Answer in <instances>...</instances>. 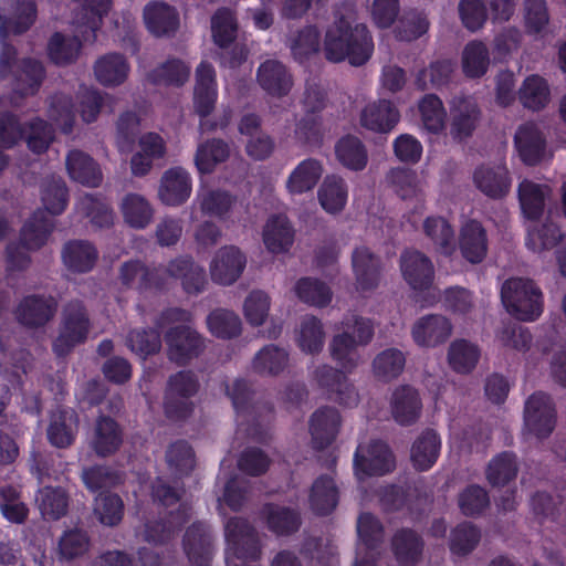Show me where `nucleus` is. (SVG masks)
<instances>
[{"label": "nucleus", "mask_w": 566, "mask_h": 566, "mask_svg": "<svg viewBox=\"0 0 566 566\" xmlns=\"http://www.w3.org/2000/svg\"><path fill=\"white\" fill-rule=\"evenodd\" d=\"M295 293L302 302L316 307H324L332 301L331 289L325 283L311 277L298 280Z\"/></svg>", "instance_id": "nucleus-64"}, {"label": "nucleus", "mask_w": 566, "mask_h": 566, "mask_svg": "<svg viewBox=\"0 0 566 566\" xmlns=\"http://www.w3.org/2000/svg\"><path fill=\"white\" fill-rule=\"evenodd\" d=\"M549 193L551 189L548 186L538 185L530 180H523L520 184L518 199L523 216L530 222L527 230L530 228L539 230L543 228L544 223L538 227L536 222L544 211L545 199Z\"/></svg>", "instance_id": "nucleus-26"}, {"label": "nucleus", "mask_w": 566, "mask_h": 566, "mask_svg": "<svg viewBox=\"0 0 566 566\" xmlns=\"http://www.w3.org/2000/svg\"><path fill=\"white\" fill-rule=\"evenodd\" d=\"M36 503L44 518L57 520L66 513L69 497L61 488L45 486L39 490Z\"/></svg>", "instance_id": "nucleus-61"}, {"label": "nucleus", "mask_w": 566, "mask_h": 566, "mask_svg": "<svg viewBox=\"0 0 566 566\" xmlns=\"http://www.w3.org/2000/svg\"><path fill=\"white\" fill-rule=\"evenodd\" d=\"M184 552L191 566H209L212 555V537L206 523L197 522L189 526L182 541Z\"/></svg>", "instance_id": "nucleus-20"}, {"label": "nucleus", "mask_w": 566, "mask_h": 566, "mask_svg": "<svg viewBox=\"0 0 566 566\" xmlns=\"http://www.w3.org/2000/svg\"><path fill=\"white\" fill-rule=\"evenodd\" d=\"M501 300L506 312L523 322L536 321L544 311V296L534 281L511 277L501 287Z\"/></svg>", "instance_id": "nucleus-7"}, {"label": "nucleus", "mask_w": 566, "mask_h": 566, "mask_svg": "<svg viewBox=\"0 0 566 566\" xmlns=\"http://www.w3.org/2000/svg\"><path fill=\"white\" fill-rule=\"evenodd\" d=\"M325 106V94L318 86L305 91L303 107L305 116L296 124L294 137L300 145L317 146L323 138L322 119L318 115Z\"/></svg>", "instance_id": "nucleus-14"}, {"label": "nucleus", "mask_w": 566, "mask_h": 566, "mask_svg": "<svg viewBox=\"0 0 566 566\" xmlns=\"http://www.w3.org/2000/svg\"><path fill=\"white\" fill-rule=\"evenodd\" d=\"M57 302L52 296L30 295L24 297L14 315L18 322L27 327L45 325L55 314Z\"/></svg>", "instance_id": "nucleus-21"}, {"label": "nucleus", "mask_w": 566, "mask_h": 566, "mask_svg": "<svg viewBox=\"0 0 566 566\" xmlns=\"http://www.w3.org/2000/svg\"><path fill=\"white\" fill-rule=\"evenodd\" d=\"M262 517L268 528L277 536H285L296 532L301 526L300 512L276 504H265Z\"/></svg>", "instance_id": "nucleus-42"}, {"label": "nucleus", "mask_w": 566, "mask_h": 566, "mask_svg": "<svg viewBox=\"0 0 566 566\" xmlns=\"http://www.w3.org/2000/svg\"><path fill=\"white\" fill-rule=\"evenodd\" d=\"M90 321L82 302H70L63 310L62 327L53 344L57 356L67 354L75 345L83 343L88 334Z\"/></svg>", "instance_id": "nucleus-15"}, {"label": "nucleus", "mask_w": 566, "mask_h": 566, "mask_svg": "<svg viewBox=\"0 0 566 566\" xmlns=\"http://www.w3.org/2000/svg\"><path fill=\"white\" fill-rule=\"evenodd\" d=\"M112 0H73L72 18L69 23L75 35L69 38L54 33L48 44V55L56 65H67L76 61L82 42L94 43L103 17L108 12Z\"/></svg>", "instance_id": "nucleus-3"}, {"label": "nucleus", "mask_w": 566, "mask_h": 566, "mask_svg": "<svg viewBox=\"0 0 566 566\" xmlns=\"http://www.w3.org/2000/svg\"><path fill=\"white\" fill-rule=\"evenodd\" d=\"M400 114L391 102L380 99L364 107L360 113V125L375 133H388L399 122Z\"/></svg>", "instance_id": "nucleus-30"}, {"label": "nucleus", "mask_w": 566, "mask_h": 566, "mask_svg": "<svg viewBox=\"0 0 566 566\" xmlns=\"http://www.w3.org/2000/svg\"><path fill=\"white\" fill-rule=\"evenodd\" d=\"M441 451V438L433 429L423 430L413 441L410 460L418 471H428L437 462Z\"/></svg>", "instance_id": "nucleus-34"}, {"label": "nucleus", "mask_w": 566, "mask_h": 566, "mask_svg": "<svg viewBox=\"0 0 566 566\" xmlns=\"http://www.w3.org/2000/svg\"><path fill=\"white\" fill-rule=\"evenodd\" d=\"M93 70L94 76L101 85L115 87L127 80L130 66L124 55L107 53L95 61Z\"/></svg>", "instance_id": "nucleus-33"}, {"label": "nucleus", "mask_w": 566, "mask_h": 566, "mask_svg": "<svg viewBox=\"0 0 566 566\" xmlns=\"http://www.w3.org/2000/svg\"><path fill=\"white\" fill-rule=\"evenodd\" d=\"M325 340V333L322 322L312 315L301 319L296 332V343L305 354H317L322 350Z\"/></svg>", "instance_id": "nucleus-53"}, {"label": "nucleus", "mask_w": 566, "mask_h": 566, "mask_svg": "<svg viewBox=\"0 0 566 566\" xmlns=\"http://www.w3.org/2000/svg\"><path fill=\"white\" fill-rule=\"evenodd\" d=\"M120 280L125 286H136L140 292L163 290L170 281L181 280L188 294H198L207 283L205 269L195 264L191 258L172 260L167 269L148 270L139 261L126 262L120 270Z\"/></svg>", "instance_id": "nucleus-5"}, {"label": "nucleus", "mask_w": 566, "mask_h": 566, "mask_svg": "<svg viewBox=\"0 0 566 566\" xmlns=\"http://www.w3.org/2000/svg\"><path fill=\"white\" fill-rule=\"evenodd\" d=\"M479 358V347L465 339H457L449 347V364L457 373H470L476 366Z\"/></svg>", "instance_id": "nucleus-58"}, {"label": "nucleus", "mask_w": 566, "mask_h": 566, "mask_svg": "<svg viewBox=\"0 0 566 566\" xmlns=\"http://www.w3.org/2000/svg\"><path fill=\"white\" fill-rule=\"evenodd\" d=\"M144 21L151 34L171 35L179 27V14L174 7L163 1H151L144 8Z\"/></svg>", "instance_id": "nucleus-28"}, {"label": "nucleus", "mask_w": 566, "mask_h": 566, "mask_svg": "<svg viewBox=\"0 0 566 566\" xmlns=\"http://www.w3.org/2000/svg\"><path fill=\"white\" fill-rule=\"evenodd\" d=\"M318 200L328 213L340 212L347 202L348 188L345 180L338 176H327L318 189Z\"/></svg>", "instance_id": "nucleus-49"}, {"label": "nucleus", "mask_w": 566, "mask_h": 566, "mask_svg": "<svg viewBox=\"0 0 566 566\" xmlns=\"http://www.w3.org/2000/svg\"><path fill=\"white\" fill-rule=\"evenodd\" d=\"M190 517V506L186 503L178 505L177 511H170L167 520L147 523L145 541L149 544H163L169 541Z\"/></svg>", "instance_id": "nucleus-38"}, {"label": "nucleus", "mask_w": 566, "mask_h": 566, "mask_svg": "<svg viewBox=\"0 0 566 566\" xmlns=\"http://www.w3.org/2000/svg\"><path fill=\"white\" fill-rule=\"evenodd\" d=\"M198 380L190 371H179L168 380L164 409L170 420L186 419L193 409L191 397L198 391Z\"/></svg>", "instance_id": "nucleus-12"}, {"label": "nucleus", "mask_w": 566, "mask_h": 566, "mask_svg": "<svg viewBox=\"0 0 566 566\" xmlns=\"http://www.w3.org/2000/svg\"><path fill=\"white\" fill-rule=\"evenodd\" d=\"M62 260L70 271L85 273L94 268L97 260V251L87 241H70L62 251Z\"/></svg>", "instance_id": "nucleus-44"}, {"label": "nucleus", "mask_w": 566, "mask_h": 566, "mask_svg": "<svg viewBox=\"0 0 566 566\" xmlns=\"http://www.w3.org/2000/svg\"><path fill=\"white\" fill-rule=\"evenodd\" d=\"M123 442L122 430L117 422L109 417H99L96 420L91 447L99 457L113 454Z\"/></svg>", "instance_id": "nucleus-39"}, {"label": "nucleus", "mask_w": 566, "mask_h": 566, "mask_svg": "<svg viewBox=\"0 0 566 566\" xmlns=\"http://www.w3.org/2000/svg\"><path fill=\"white\" fill-rule=\"evenodd\" d=\"M451 135L463 139L471 135L479 119V109L470 97H454L451 103Z\"/></svg>", "instance_id": "nucleus-36"}, {"label": "nucleus", "mask_w": 566, "mask_h": 566, "mask_svg": "<svg viewBox=\"0 0 566 566\" xmlns=\"http://www.w3.org/2000/svg\"><path fill=\"white\" fill-rule=\"evenodd\" d=\"M65 164L71 179L87 187L101 185L103 175L99 166L87 154L81 150H71Z\"/></svg>", "instance_id": "nucleus-40"}, {"label": "nucleus", "mask_w": 566, "mask_h": 566, "mask_svg": "<svg viewBox=\"0 0 566 566\" xmlns=\"http://www.w3.org/2000/svg\"><path fill=\"white\" fill-rule=\"evenodd\" d=\"M555 426L556 409L552 398L544 392H535L528 397L524 407V437L545 439Z\"/></svg>", "instance_id": "nucleus-13"}, {"label": "nucleus", "mask_w": 566, "mask_h": 566, "mask_svg": "<svg viewBox=\"0 0 566 566\" xmlns=\"http://www.w3.org/2000/svg\"><path fill=\"white\" fill-rule=\"evenodd\" d=\"M41 199L45 211L38 210L21 230L22 247L9 244L7 249L8 272L23 270L29 265L30 259L24 250H36L45 244L52 233L54 223L46 216L60 214L67 206V188L61 177L52 176L42 184Z\"/></svg>", "instance_id": "nucleus-2"}, {"label": "nucleus", "mask_w": 566, "mask_h": 566, "mask_svg": "<svg viewBox=\"0 0 566 566\" xmlns=\"http://www.w3.org/2000/svg\"><path fill=\"white\" fill-rule=\"evenodd\" d=\"M120 210L125 222L135 229H145L153 220L154 210L150 203L138 193L124 197Z\"/></svg>", "instance_id": "nucleus-51"}, {"label": "nucleus", "mask_w": 566, "mask_h": 566, "mask_svg": "<svg viewBox=\"0 0 566 566\" xmlns=\"http://www.w3.org/2000/svg\"><path fill=\"white\" fill-rule=\"evenodd\" d=\"M422 546L421 538L411 530L402 528L391 539L394 555L401 566L416 564L421 556Z\"/></svg>", "instance_id": "nucleus-48"}, {"label": "nucleus", "mask_w": 566, "mask_h": 566, "mask_svg": "<svg viewBox=\"0 0 566 566\" xmlns=\"http://www.w3.org/2000/svg\"><path fill=\"white\" fill-rule=\"evenodd\" d=\"M358 545L354 566H377L384 543V527L371 514L363 513L357 522Z\"/></svg>", "instance_id": "nucleus-17"}, {"label": "nucleus", "mask_w": 566, "mask_h": 566, "mask_svg": "<svg viewBox=\"0 0 566 566\" xmlns=\"http://www.w3.org/2000/svg\"><path fill=\"white\" fill-rule=\"evenodd\" d=\"M80 99V114L85 123H92L97 119L102 111L108 113L114 112V96L107 93H101L96 88H83L78 94Z\"/></svg>", "instance_id": "nucleus-50"}, {"label": "nucleus", "mask_w": 566, "mask_h": 566, "mask_svg": "<svg viewBox=\"0 0 566 566\" xmlns=\"http://www.w3.org/2000/svg\"><path fill=\"white\" fill-rule=\"evenodd\" d=\"M78 213L91 219L92 224L103 228L113 223L114 213L108 203L93 195H84L78 198L75 205Z\"/></svg>", "instance_id": "nucleus-60"}, {"label": "nucleus", "mask_w": 566, "mask_h": 566, "mask_svg": "<svg viewBox=\"0 0 566 566\" xmlns=\"http://www.w3.org/2000/svg\"><path fill=\"white\" fill-rule=\"evenodd\" d=\"M207 325L212 335L228 339L235 337L241 332V319L232 311L218 308L207 317Z\"/></svg>", "instance_id": "nucleus-62"}, {"label": "nucleus", "mask_w": 566, "mask_h": 566, "mask_svg": "<svg viewBox=\"0 0 566 566\" xmlns=\"http://www.w3.org/2000/svg\"><path fill=\"white\" fill-rule=\"evenodd\" d=\"M419 112L423 128L431 134H439L446 128L447 112L442 101L433 94H427L419 102Z\"/></svg>", "instance_id": "nucleus-57"}, {"label": "nucleus", "mask_w": 566, "mask_h": 566, "mask_svg": "<svg viewBox=\"0 0 566 566\" xmlns=\"http://www.w3.org/2000/svg\"><path fill=\"white\" fill-rule=\"evenodd\" d=\"M191 313L182 308H168L156 319L158 329L168 328L165 333L168 358L185 365L197 357L203 349L202 337L188 323Z\"/></svg>", "instance_id": "nucleus-6"}, {"label": "nucleus", "mask_w": 566, "mask_h": 566, "mask_svg": "<svg viewBox=\"0 0 566 566\" xmlns=\"http://www.w3.org/2000/svg\"><path fill=\"white\" fill-rule=\"evenodd\" d=\"M247 258L238 247L224 245L210 262L211 280L220 285H231L241 276Z\"/></svg>", "instance_id": "nucleus-18"}, {"label": "nucleus", "mask_w": 566, "mask_h": 566, "mask_svg": "<svg viewBox=\"0 0 566 566\" xmlns=\"http://www.w3.org/2000/svg\"><path fill=\"white\" fill-rule=\"evenodd\" d=\"M191 191L189 172L181 167H174L163 175L158 197L164 205L177 207L189 199Z\"/></svg>", "instance_id": "nucleus-23"}, {"label": "nucleus", "mask_w": 566, "mask_h": 566, "mask_svg": "<svg viewBox=\"0 0 566 566\" xmlns=\"http://www.w3.org/2000/svg\"><path fill=\"white\" fill-rule=\"evenodd\" d=\"M557 240H560V248L557 250V262L559 271L566 277V238L559 232L555 223H546L539 229H528L526 247L533 252L541 253L552 249Z\"/></svg>", "instance_id": "nucleus-29"}, {"label": "nucleus", "mask_w": 566, "mask_h": 566, "mask_svg": "<svg viewBox=\"0 0 566 566\" xmlns=\"http://www.w3.org/2000/svg\"><path fill=\"white\" fill-rule=\"evenodd\" d=\"M340 423L342 419L337 409L333 407L317 409L310 419L313 448L322 450L331 446L339 432Z\"/></svg>", "instance_id": "nucleus-22"}, {"label": "nucleus", "mask_w": 566, "mask_h": 566, "mask_svg": "<svg viewBox=\"0 0 566 566\" xmlns=\"http://www.w3.org/2000/svg\"><path fill=\"white\" fill-rule=\"evenodd\" d=\"M323 174V167L316 159L301 161L286 181V189L290 195H301L311 191L318 182Z\"/></svg>", "instance_id": "nucleus-45"}, {"label": "nucleus", "mask_w": 566, "mask_h": 566, "mask_svg": "<svg viewBox=\"0 0 566 566\" xmlns=\"http://www.w3.org/2000/svg\"><path fill=\"white\" fill-rule=\"evenodd\" d=\"M390 406L394 419L401 426L416 422L422 409L418 391L410 386L398 387L392 394Z\"/></svg>", "instance_id": "nucleus-35"}, {"label": "nucleus", "mask_w": 566, "mask_h": 566, "mask_svg": "<svg viewBox=\"0 0 566 566\" xmlns=\"http://www.w3.org/2000/svg\"><path fill=\"white\" fill-rule=\"evenodd\" d=\"M462 70L465 76L478 78L483 76L490 65L488 46L481 41L469 42L462 52Z\"/></svg>", "instance_id": "nucleus-55"}, {"label": "nucleus", "mask_w": 566, "mask_h": 566, "mask_svg": "<svg viewBox=\"0 0 566 566\" xmlns=\"http://www.w3.org/2000/svg\"><path fill=\"white\" fill-rule=\"evenodd\" d=\"M374 48L370 32L356 21L355 12L350 8L338 10L325 32V57L335 63L348 60L352 65L360 66L371 57Z\"/></svg>", "instance_id": "nucleus-4"}, {"label": "nucleus", "mask_w": 566, "mask_h": 566, "mask_svg": "<svg viewBox=\"0 0 566 566\" xmlns=\"http://www.w3.org/2000/svg\"><path fill=\"white\" fill-rule=\"evenodd\" d=\"M78 418L71 408L57 409L51 416L48 428L49 441L57 448H66L74 441Z\"/></svg>", "instance_id": "nucleus-41"}, {"label": "nucleus", "mask_w": 566, "mask_h": 566, "mask_svg": "<svg viewBox=\"0 0 566 566\" xmlns=\"http://www.w3.org/2000/svg\"><path fill=\"white\" fill-rule=\"evenodd\" d=\"M549 87L545 78L537 74L527 76L518 91L522 105L532 111H538L549 101Z\"/></svg>", "instance_id": "nucleus-54"}, {"label": "nucleus", "mask_w": 566, "mask_h": 566, "mask_svg": "<svg viewBox=\"0 0 566 566\" xmlns=\"http://www.w3.org/2000/svg\"><path fill=\"white\" fill-rule=\"evenodd\" d=\"M263 241L272 253L286 252L293 244L294 231L285 216H273L264 227Z\"/></svg>", "instance_id": "nucleus-43"}, {"label": "nucleus", "mask_w": 566, "mask_h": 566, "mask_svg": "<svg viewBox=\"0 0 566 566\" xmlns=\"http://www.w3.org/2000/svg\"><path fill=\"white\" fill-rule=\"evenodd\" d=\"M423 231L440 253L451 255L454 252V231L444 218H427L423 222Z\"/></svg>", "instance_id": "nucleus-56"}, {"label": "nucleus", "mask_w": 566, "mask_h": 566, "mask_svg": "<svg viewBox=\"0 0 566 566\" xmlns=\"http://www.w3.org/2000/svg\"><path fill=\"white\" fill-rule=\"evenodd\" d=\"M338 503V491L332 476L322 475L315 480L310 493V505L317 515L332 513Z\"/></svg>", "instance_id": "nucleus-47"}, {"label": "nucleus", "mask_w": 566, "mask_h": 566, "mask_svg": "<svg viewBox=\"0 0 566 566\" xmlns=\"http://www.w3.org/2000/svg\"><path fill=\"white\" fill-rule=\"evenodd\" d=\"M352 266L356 277L357 291L365 293L374 290L380 277V261L367 247H358L352 255Z\"/></svg>", "instance_id": "nucleus-24"}, {"label": "nucleus", "mask_w": 566, "mask_h": 566, "mask_svg": "<svg viewBox=\"0 0 566 566\" xmlns=\"http://www.w3.org/2000/svg\"><path fill=\"white\" fill-rule=\"evenodd\" d=\"M335 155L342 166L353 171L365 169L368 163L366 146L352 135L344 136L336 143Z\"/></svg>", "instance_id": "nucleus-46"}, {"label": "nucleus", "mask_w": 566, "mask_h": 566, "mask_svg": "<svg viewBox=\"0 0 566 566\" xmlns=\"http://www.w3.org/2000/svg\"><path fill=\"white\" fill-rule=\"evenodd\" d=\"M229 154L230 149L227 143L211 139L198 146L195 164L201 174H209L218 164L224 161Z\"/></svg>", "instance_id": "nucleus-59"}, {"label": "nucleus", "mask_w": 566, "mask_h": 566, "mask_svg": "<svg viewBox=\"0 0 566 566\" xmlns=\"http://www.w3.org/2000/svg\"><path fill=\"white\" fill-rule=\"evenodd\" d=\"M400 270L408 285L418 293H426L417 300L421 307L433 306L440 301V294L432 287L434 268L423 253L416 250H406L400 256Z\"/></svg>", "instance_id": "nucleus-9"}, {"label": "nucleus", "mask_w": 566, "mask_h": 566, "mask_svg": "<svg viewBox=\"0 0 566 566\" xmlns=\"http://www.w3.org/2000/svg\"><path fill=\"white\" fill-rule=\"evenodd\" d=\"M473 181L476 188L490 198H502L511 188V178L504 164L494 167L481 166L475 169Z\"/></svg>", "instance_id": "nucleus-31"}, {"label": "nucleus", "mask_w": 566, "mask_h": 566, "mask_svg": "<svg viewBox=\"0 0 566 566\" xmlns=\"http://www.w3.org/2000/svg\"><path fill=\"white\" fill-rule=\"evenodd\" d=\"M256 80L263 91L275 97L286 96L293 87L291 73L275 60H268L259 66Z\"/></svg>", "instance_id": "nucleus-25"}, {"label": "nucleus", "mask_w": 566, "mask_h": 566, "mask_svg": "<svg viewBox=\"0 0 566 566\" xmlns=\"http://www.w3.org/2000/svg\"><path fill=\"white\" fill-rule=\"evenodd\" d=\"M395 468V459L388 446L382 441L359 444L354 454V471L359 481L370 476L384 475Z\"/></svg>", "instance_id": "nucleus-16"}, {"label": "nucleus", "mask_w": 566, "mask_h": 566, "mask_svg": "<svg viewBox=\"0 0 566 566\" xmlns=\"http://www.w3.org/2000/svg\"><path fill=\"white\" fill-rule=\"evenodd\" d=\"M289 364V353L276 345L261 348L252 360V369L260 375L275 376L282 373Z\"/></svg>", "instance_id": "nucleus-52"}, {"label": "nucleus", "mask_w": 566, "mask_h": 566, "mask_svg": "<svg viewBox=\"0 0 566 566\" xmlns=\"http://www.w3.org/2000/svg\"><path fill=\"white\" fill-rule=\"evenodd\" d=\"M514 144L521 159L526 165H535L542 160L545 151V138L536 124L521 125L515 133Z\"/></svg>", "instance_id": "nucleus-32"}, {"label": "nucleus", "mask_w": 566, "mask_h": 566, "mask_svg": "<svg viewBox=\"0 0 566 566\" xmlns=\"http://www.w3.org/2000/svg\"><path fill=\"white\" fill-rule=\"evenodd\" d=\"M342 329L340 334L333 337L329 352L343 371L322 366L316 370L315 376L322 388L336 394L335 400L340 405L355 407L359 401L358 392L343 373L353 371L361 363L358 347L366 346L373 339L374 325L368 318L350 315L342 322Z\"/></svg>", "instance_id": "nucleus-1"}, {"label": "nucleus", "mask_w": 566, "mask_h": 566, "mask_svg": "<svg viewBox=\"0 0 566 566\" xmlns=\"http://www.w3.org/2000/svg\"><path fill=\"white\" fill-rule=\"evenodd\" d=\"M452 328V323L446 316L429 314L417 319L412 326L411 335L418 346L436 347L449 339Z\"/></svg>", "instance_id": "nucleus-19"}, {"label": "nucleus", "mask_w": 566, "mask_h": 566, "mask_svg": "<svg viewBox=\"0 0 566 566\" xmlns=\"http://www.w3.org/2000/svg\"><path fill=\"white\" fill-rule=\"evenodd\" d=\"M462 256L470 263H480L488 253V235L483 226L476 220L465 221L459 235Z\"/></svg>", "instance_id": "nucleus-27"}, {"label": "nucleus", "mask_w": 566, "mask_h": 566, "mask_svg": "<svg viewBox=\"0 0 566 566\" xmlns=\"http://www.w3.org/2000/svg\"><path fill=\"white\" fill-rule=\"evenodd\" d=\"M195 203L203 214L227 221L234 212L237 200L229 192L219 189L198 190Z\"/></svg>", "instance_id": "nucleus-37"}, {"label": "nucleus", "mask_w": 566, "mask_h": 566, "mask_svg": "<svg viewBox=\"0 0 566 566\" xmlns=\"http://www.w3.org/2000/svg\"><path fill=\"white\" fill-rule=\"evenodd\" d=\"M227 566H252L261 557V545L253 526L233 517L224 524Z\"/></svg>", "instance_id": "nucleus-8"}, {"label": "nucleus", "mask_w": 566, "mask_h": 566, "mask_svg": "<svg viewBox=\"0 0 566 566\" xmlns=\"http://www.w3.org/2000/svg\"><path fill=\"white\" fill-rule=\"evenodd\" d=\"M190 74V66L179 60H168L159 67L153 70L148 80L157 85L180 86L185 84Z\"/></svg>", "instance_id": "nucleus-63"}, {"label": "nucleus", "mask_w": 566, "mask_h": 566, "mask_svg": "<svg viewBox=\"0 0 566 566\" xmlns=\"http://www.w3.org/2000/svg\"><path fill=\"white\" fill-rule=\"evenodd\" d=\"M218 99L216 72L211 64L201 62L196 71V85L193 91V104L196 113L201 117L199 129L201 133L212 132L217 127H227L231 119V111L224 112L219 124L212 123L206 117L211 113Z\"/></svg>", "instance_id": "nucleus-10"}, {"label": "nucleus", "mask_w": 566, "mask_h": 566, "mask_svg": "<svg viewBox=\"0 0 566 566\" xmlns=\"http://www.w3.org/2000/svg\"><path fill=\"white\" fill-rule=\"evenodd\" d=\"M227 395L230 397L237 413L238 431L245 432L251 438L262 441L264 432L261 427L264 407L252 402V392L247 381L235 380L231 387H227Z\"/></svg>", "instance_id": "nucleus-11"}]
</instances>
